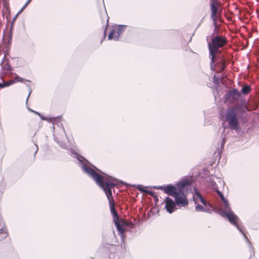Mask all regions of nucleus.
<instances>
[{
  "label": "nucleus",
  "mask_w": 259,
  "mask_h": 259,
  "mask_svg": "<svg viewBox=\"0 0 259 259\" xmlns=\"http://www.w3.org/2000/svg\"><path fill=\"white\" fill-rule=\"evenodd\" d=\"M190 186L191 182L188 180L183 179L176 184V186L169 184L157 188L175 199L174 201L171 198L167 197L164 200L165 203V208L168 213H172L176 210V205L179 208L188 206L189 201L185 192Z\"/></svg>",
  "instance_id": "obj_1"
},
{
  "label": "nucleus",
  "mask_w": 259,
  "mask_h": 259,
  "mask_svg": "<svg viewBox=\"0 0 259 259\" xmlns=\"http://www.w3.org/2000/svg\"><path fill=\"white\" fill-rule=\"evenodd\" d=\"M102 177L96 176L95 182L105 193L109 201L110 208L114 218L118 216L117 212L114 206V202L112 195V189L117 185L118 180L112 177L103 174Z\"/></svg>",
  "instance_id": "obj_2"
},
{
  "label": "nucleus",
  "mask_w": 259,
  "mask_h": 259,
  "mask_svg": "<svg viewBox=\"0 0 259 259\" xmlns=\"http://www.w3.org/2000/svg\"><path fill=\"white\" fill-rule=\"evenodd\" d=\"M247 107L244 104L236 105L228 109L225 115V120L228 124V127L231 130L238 132L239 129V121L238 116L241 117L246 112Z\"/></svg>",
  "instance_id": "obj_3"
},
{
  "label": "nucleus",
  "mask_w": 259,
  "mask_h": 259,
  "mask_svg": "<svg viewBox=\"0 0 259 259\" xmlns=\"http://www.w3.org/2000/svg\"><path fill=\"white\" fill-rule=\"evenodd\" d=\"M220 197L223 202V209L220 214L223 218H227L232 225L237 226V221H239L238 217L233 211L228 200L225 198L223 194L220 195Z\"/></svg>",
  "instance_id": "obj_4"
},
{
  "label": "nucleus",
  "mask_w": 259,
  "mask_h": 259,
  "mask_svg": "<svg viewBox=\"0 0 259 259\" xmlns=\"http://www.w3.org/2000/svg\"><path fill=\"white\" fill-rule=\"evenodd\" d=\"M70 152L71 155L76 157L78 159L79 162V165L83 171L87 174L93 180L96 181V176L99 177L103 176L98 174L93 169L89 166L86 163L87 161L82 156L79 155L74 150L71 149Z\"/></svg>",
  "instance_id": "obj_5"
},
{
  "label": "nucleus",
  "mask_w": 259,
  "mask_h": 259,
  "mask_svg": "<svg viewBox=\"0 0 259 259\" xmlns=\"http://www.w3.org/2000/svg\"><path fill=\"white\" fill-rule=\"evenodd\" d=\"M209 55L211 58L210 68L212 70L214 68L213 63L217 61V64L220 63L221 65L220 70H223L225 67V63L223 59L221 57L220 50H209Z\"/></svg>",
  "instance_id": "obj_6"
},
{
  "label": "nucleus",
  "mask_w": 259,
  "mask_h": 259,
  "mask_svg": "<svg viewBox=\"0 0 259 259\" xmlns=\"http://www.w3.org/2000/svg\"><path fill=\"white\" fill-rule=\"evenodd\" d=\"M114 222L121 239L123 242H124V239L125 236L124 235L125 230L123 227L127 226L128 224L123 220L120 219L118 217L114 218Z\"/></svg>",
  "instance_id": "obj_7"
},
{
  "label": "nucleus",
  "mask_w": 259,
  "mask_h": 259,
  "mask_svg": "<svg viewBox=\"0 0 259 259\" xmlns=\"http://www.w3.org/2000/svg\"><path fill=\"white\" fill-rule=\"evenodd\" d=\"M126 26V25H118L114 27L108 35V39L118 40L119 36L125 29Z\"/></svg>",
  "instance_id": "obj_8"
},
{
  "label": "nucleus",
  "mask_w": 259,
  "mask_h": 259,
  "mask_svg": "<svg viewBox=\"0 0 259 259\" xmlns=\"http://www.w3.org/2000/svg\"><path fill=\"white\" fill-rule=\"evenodd\" d=\"M240 96V94L237 89H233L227 93L225 96L226 103H233L237 101Z\"/></svg>",
  "instance_id": "obj_9"
},
{
  "label": "nucleus",
  "mask_w": 259,
  "mask_h": 259,
  "mask_svg": "<svg viewBox=\"0 0 259 259\" xmlns=\"http://www.w3.org/2000/svg\"><path fill=\"white\" fill-rule=\"evenodd\" d=\"M226 43L225 38L222 36H215L212 39L211 43H208L209 49H218L224 47Z\"/></svg>",
  "instance_id": "obj_10"
},
{
  "label": "nucleus",
  "mask_w": 259,
  "mask_h": 259,
  "mask_svg": "<svg viewBox=\"0 0 259 259\" xmlns=\"http://www.w3.org/2000/svg\"><path fill=\"white\" fill-rule=\"evenodd\" d=\"M8 235L7 227L2 218H0V241L5 239Z\"/></svg>",
  "instance_id": "obj_11"
},
{
  "label": "nucleus",
  "mask_w": 259,
  "mask_h": 259,
  "mask_svg": "<svg viewBox=\"0 0 259 259\" xmlns=\"http://www.w3.org/2000/svg\"><path fill=\"white\" fill-rule=\"evenodd\" d=\"M210 10L211 12V17L213 21H215L216 16L218 11V5L217 2L211 3L210 5Z\"/></svg>",
  "instance_id": "obj_12"
},
{
  "label": "nucleus",
  "mask_w": 259,
  "mask_h": 259,
  "mask_svg": "<svg viewBox=\"0 0 259 259\" xmlns=\"http://www.w3.org/2000/svg\"><path fill=\"white\" fill-rule=\"evenodd\" d=\"M194 196H193V199H194V201L195 202V203H196L197 202V198H198L201 202L204 205V206H207V205H210L209 204L206 202L205 200H204V199L202 197V196H201V195L200 194V193L197 191V190L196 189H194Z\"/></svg>",
  "instance_id": "obj_13"
},
{
  "label": "nucleus",
  "mask_w": 259,
  "mask_h": 259,
  "mask_svg": "<svg viewBox=\"0 0 259 259\" xmlns=\"http://www.w3.org/2000/svg\"><path fill=\"white\" fill-rule=\"evenodd\" d=\"M238 221H237V226H235L237 229L239 231V232L243 235L245 240H246V241L248 243V246L250 249V250H251L252 249H253V247L251 244V242L249 241V239H248L247 237L245 235V234L243 233V231L242 230V229L241 228H240V227H239L238 225Z\"/></svg>",
  "instance_id": "obj_14"
},
{
  "label": "nucleus",
  "mask_w": 259,
  "mask_h": 259,
  "mask_svg": "<svg viewBox=\"0 0 259 259\" xmlns=\"http://www.w3.org/2000/svg\"><path fill=\"white\" fill-rule=\"evenodd\" d=\"M38 116L40 117V118H41V120H46V121H49L50 122H52L53 125H54V122H55V121H56V119L57 118H59L61 117V116H59L55 117L47 118L46 117L44 116L43 115H42L40 113L38 114Z\"/></svg>",
  "instance_id": "obj_15"
},
{
  "label": "nucleus",
  "mask_w": 259,
  "mask_h": 259,
  "mask_svg": "<svg viewBox=\"0 0 259 259\" xmlns=\"http://www.w3.org/2000/svg\"><path fill=\"white\" fill-rule=\"evenodd\" d=\"M134 186L141 192H145L151 195H153L152 192L145 190L144 187L141 185H134Z\"/></svg>",
  "instance_id": "obj_16"
},
{
  "label": "nucleus",
  "mask_w": 259,
  "mask_h": 259,
  "mask_svg": "<svg viewBox=\"0 0 259 259\" xmlns=\"http://www.w3.org/2000/svg\"><path fill=\"white\" fill-rule=\"evenodd\" d=\"M16 82L15 80H10L7 82L3 81L2 83L0 82V88H4L5 87H9Z\"/></svg>",
  "instance_id": "obj_17"
},
{
  "label": "nucleus",
  "mask_w": 259,
  "mask_h": 259,
  "mask_svg": "<svg viewBox=\"0 0 259 259\" xmlns=\"http://www.w3.org/2000/svg\"><path fill=\"white\" fill-rule=\"evenodd\" d=\"M250 91V86L248 85H245L243 86L241 89V92L242 94L246 95L248 94Z\"/></svg>",
  "instance_id": "obj_18"
},
{
  "label": "nucleus",
  "mask_w": 259,
  "mask_h": 259,
  "mask_svg": "<svg viewBox=\"0 0 259 259\" xmlns=\"http://www.w3.org/2000/svg\"><path fill=\"white\" fill-rule=\"evenodd\" d=\"M209 185L211 186L212 188H213L214 190L217 189L218 188V186L215 182L212 180L211 179H209Z\"/></svg>",
  "instance_id": "obj_19"
},
{
  "label": "nucleus",
  "mask_w": 259,
  "mask_h": 259,
  "mask_svg": "<svg viewBox=\"0 0 259 259\" xmlns=\"http://www.w3.org/2000/svg\"><path fill=\"white\" fill-rule=\"evenodd\" d=\"M54 140L59 144L60 146L64 149H67V147L66 146V144L62 142H59L58 140V139L57 138L54 137Z\"/></svg>",
  "instance_id": "obj_20"
},
{
  "label": "nucleus",
  "mask_w": 259,
  "mask_h": 259,
  "mask_svg": "<svg viewBox=\"0 0 259 259\" xmlns=\"http://www.w3.org/2000/svg\"><path fill=\"white\" fill-rule=\"evenodd\" d=\"M195 210L198 212H203V210H205V208L203 207L202 205L198 204L195 207Z\"/></svg>",
  "instance_id": "obj_21"
},
{
  "label": "nucleus",
  "mask_w": 259,
  "mask_h": 259,
  "mask_svg": "<svg viewBox=\"0 0 259 259\" xmlns=\"http://www.w3.org/2000/svg\"><path fill=\"white\" fill-rule=\"evenodd\" d=\"M15 80L17 81L22 82L23 80V79L22 78L19 77V76L16 75V77H15Z\"/></svg>",
  "instance_id": "obj_22"
},
{
  "label": "nucleus",
  "mask_w": 259,
  "mask_h": 259,
  "mask_svg": "<svg viewBox=\"0 0 259 259\" xmlns=\"http://www.w3.org/2000/svg\"><path fill=\"white\" fill-rule=\"evenodd\" d=\"M29 3H27V2L26 3V4L24 5V6L21 8V9L18 12V14H20V13H21L22 12V11L24 10V9H25V8L27 6V5Z\"/></svg>",
  "instance_id": "obj_23"
},
{
  "label": "nucleus",
  "mask_w": 259,
  "mask_h": 259,
  "mask_svg": "<svg viewBox=\"0 0 259 259\" xmlns=\"http://www.w3.org/2000/svg\"><path fill=\"white\" fill-rule=\"evenodd\" d=\"M226 142V139L225 136H224V137H223V139H222V147L224 146Z\"/></svg>",
  "instance_id": "obj_24"
},
{
  "label": "nucleus",
  "mask_w": 259,
  "mask_h": 259,
  "mask_svg": "<svg viewBox=\"0 0 259 259\" xmlns=\"http://www.w3.org/2000/svg\"><path fill=\"white\" fill-rule=\"evenodd\" d=\"M214 190L218 193V194H219V196H220V195L221 194H223L218 189V188L215 189H214Z\"/></svg>",
  "instance_id": "obj_25"
},
{
  "label": "nucleus",
  "mask_w": 259,
  "mask_h": 259,
  "mask_svg": "<svg viewBox=\"0 0 259 259\" xmlns=\"http://www.w3.org/2000/svg\"><path fill=\"white\" fill-rule=\"evenodd\" d=\"M203 212L209 213L211 212V210L208 208H205V210H203Z\"/></svg>",
  "instance_id": "obj_26"
},
{
  "label": "nucleus",
  "mask_w": 259,
  "mask_h": 259,
  "mask_svg": "<svg viewBox=\"0 0 259 259\" xmlns=\"http://www.w3.org/2000/svg\"><path fill=\"white\" fill-rule=\"evenodd\" d=\"M35 150L34 152V155H35L36 154V153L37 152V151L38 150V146L36 145H35Z\"/></svg>",
  "instance_id": "obj_27"
},
{
  "label": "nucleus",
  "mask_w": 259,
  "mask_h": 259,
  "mask_svg": "<svg viewBox=\"0 0 259 259\" xmlns=\"http://www.w3.org/2000/svg\"><path fill=\"white\" fill-rule=\"evenodd\" d=\"M31 93V90H30L29 91V94H28V96H27V99H26V103H27V101H28V98H29V96H30V95Z\"/></svg>",
  "instance_id": "obj_28"
},
{
  "label": "nucleus",
  "mask_w": 259,
  "mask_h": 259,
  "mask_svg": "<svg viewBox=\"0 0 259 259\" xmlns=\"http://www.w3.org/2000/svg\"><path fill=\"white\" fill-rule=\"evenodd\" d=\"M19 14H18V13L15 15V16L14 17L13 19V21H15V20L17 19L18 16L19 15Z\"/></svg>",
  "instance_id": "obj_29"
},
{
  "label": "nucleus",
  "mask_w": 259,
  "mask_h": 259,
  "mask_svg": "<svg viewBox=\"0 0 259 259\" xmlns=\"http://www.w3.org/2000/svg\"><path fill=\"white\" fill-rule=\"evenodd\" d=\"M27 109H28V110L29 111H30V112H34V110H33L32 109H30V108H27Z\"/></svg>",
  "instance_id": "obj_30"
},
{
  "label": "nucleus",
  "mask_w": 259,
  "mask_h": 259,
  "mask_svg": "<svg viewBox=\"0 0 259 259\" xmlns=\"http://www.w3.org/2000/svg\"><path fill=\"white\" fill-rule=\"evenodd\" d=\"M217 1H218V0H211V3H213H213H214V2H217Z\"/></svg>",
  "instance_id": "obj_31"
},
{
  "label": "nucleus",
  "mask_w": 259,
  "mask_h": 259,
  "mask_svg": "<svg viewBox=\"0 0 259 259\" xmlns=\"http://www.w3.org/2000/svg\"><path fill=\"white\" fill-rule=\"evenodd\" d=\"M33 112V113H34L35 114H36L38 115V114H39V112H37L35 111H34V112Z\"/></svg>",
  "instance_id": "obj_32"
},
{
  "label": "nucleus",
  "mask_w": 259,
  "mask_h": 259,
  "mask_svg": "<svg viewBox=\"0 0 259 259\" xmlns=\"http://www.w3.org/2000/svg\"><path fill=\"white\" fill-rule=\"evenodd\" d=\"M31 1V0H28V1H27V3H30V2Z\"/></svg>",
  "instance_id": "obj_33"
},
{
  "label": "nucleus",
  "mask_w": 259,
  "mask_h": 259,
  "mask_svg": "<svg viewBox=\"0 0 259 259\" xmlns=\"http://www.w3.org/2000/svg\"><path fill=\"white\" fill-rule=\"evenodd\" d=\"M62 130H63V132H64V129L63 128H62Z\"/></svg>",
  "instance_id": "obj_34"
},
{
  "label": "nucleus",
  "mask_w": 259,
  "mask_h": 259,
  "mask_svg": "<svg viewBox=\"0 0 259 259\" xmlns=\"http://www.w3.org/2000/svg\"><path fill=\"white\" fill-rule=\"evenodd\" d=\"M59 124H60V125H61V126H62V123H59Z\"/></svg>",
  "instance_id": "obj_35"
}]
</instances>
